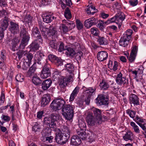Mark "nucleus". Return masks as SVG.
Here are the masks:
<instances>
[{
    "label": "nucleus",
    "instance_id": "obj_8",
    "mask_svg": "<svg viewBox=\"0 0 146 146\" xmlns=\"http://www.w3.org/2000/svg\"><path fill=\"white\" fill-rule=\"evenodd\" d=\"M50 66L49 64L44 65L42 67L40 74L41 77L44 79L50 76Z\"/></svg>",
    "mask_w": 146,
    "mask_h": 146
},
{
    "label": "nucleus",
    "instance_id": "obj_56",
    "mask_svg": "<svg viewBox=\"0 0 146 146\" xmlns=\"http://www.w3.org/2000/svg\"><path fill=\"white\" fill-rule=\"evenodd\" d=\"M67 26L66 25V23L65 24H62L61 26V29L62 31L64 33H66L68 31V27H67Z\"/></svg>",
    "mask_w": 146,
    "mask_h": 146
},
{
    "label": "nucleus",
    "instance_id": "obj_39",
    "mask_svg": "<svg viewBox=\"0 0 146 146\" xmlns=\"http://www.w3.org/2000/svg\"><path fill=\"white\" fill-rule=\"evenodd\" d=\"M28 53L27 51L19 50L17 52V54L18 56L19 60H20L22 57H23L24 58H25L26 55Z\"/></svg>",
    "mask_w": 146,
    "mask_h": 146
},
{
    "label": "nucleus",
    "instance_id": "obj_44",
    "mask_svg": "<svg viewBox=\"0 0 146 146\" xmlns=\"http://www.w3.org/2000/svg\"><path fill=\"white\" fill-rule=\"evenodd\" d=\"M130 124L132 127L133 129L135 132L137 133H140V131L138 126L134 122L131 121L130 123Z\"/></svg>",
    "mask_w": 146,
    "mask_h": 146
},
{
    "label": "nucleus",
    "instance_id": "obj_50",
    "mask_svg": "<svg viewBox=\"0 0 146 146\" xmlns=\"http://www.w3.org/2000/svg\"><path fill=\"white\" fill-rule=\"evenodd\" d=\"M98 42L100 45L107 44L106 39L103 37H99L98 40Z\"/></svg>",
    "mask_w": 146,
    "mask_h": 146
},
{
    "label": "nucleus",
    "instance_id": "obj_11",
    "mask_svg": "<svg viewBox=\"0 0 146 146\" xmlns=\"http://www.w3.org/2000/svg\"><path fill=\"white\" fill-rule=\"evenodd\" d=\"M31 35L32 37L36 38L39 42L43 41L42 37L38 28L36 27H34L32 30Z\"/></svg>",
    "mask_w": 146,
    "mask_h": 146
},
{
    "label": "nucleus",
    "instance_id": "obj_60",
    "mask_svg": "<svg viewBox=\"0 0 146 146\" xmlns=\"http://www.w3.org/2000/svg\"><path fill=\"white\" fill-rule=\"evenodd\" d=\"M24 76L23 75L17 74L16 77V80L18 82H22L24 80Z\"/></svg>",
    "mask_w": 146,
    "mask_h": 146
},
{
    "label": "nucleus",
    "instance_id": "obj_64",
    "mask_svg": "<svg viewBox=\"0 0 146 146\" xmlns=\"http://www.w3.org/2000/svg\"><path fill=\"white\" fill-rule=\"evenodd\" d=\"M138 125L143 130L145 131V135L146 137V123H138Z\"/></svg>",
    "mask_w": 146,
    "mask_h": 146
},
{
    "label": "nucleus",
    "instance_id": "obj_30",
    "mask_svg": "<svg viewBox=\"0 0 146 146\" xmlns=\"http://www.w3.org/2000/svg\"><path fill=\"white\" fill-rule=\"evenodd\" d=\"M79 90L80 88L79 87L77 86L75 88L70 95L69 99L70 102L74 100L78 93Z\"/></svg>",
    "mask_w": 146,
    "mask_h": 146
},
{
    "label": "nucleus",
    "instance_id": "obj_51",
    "mask_svg": "<svg viewBox=\"0 0 146 146\" xmlns=\"http://www.w3.org/2000/svg\"><path fill=\"white\" fill-rule=\"evenodd\" d=\"M33 131L35 132L39 131L40 129V125L39 124L36 123L32 127Z\"/></svg>",
    "mask_w": 146,
    "mask_h": 146
},
{
    "label": "nucleus",
    "instance_id": "obj_40",
    "mask_svg": "<svg viewBox=\"0 0 146 146\" xmlns=\"http://www.w3.org/2000/svg\"><path fill=\"white\" fill-rule=\"evenodd\" d=\"M60 116L58 114L53 113L51 114L49 118L52 120H54L57 123L58 121L60 119Z\"/></svg>",
    "mask_w": 146,
    "mask_h": 146
},
{
    "label": "nucleus",
    "instance_id": "obj_37",
    "mask_svg": "<svg viewBox=\"0 0 146 146\" xmlns=\"http://www.w3.org/2000/svg\"><path fill=\"white\" fill-rule=\"evenodd\" d=\"M51 130L48 127L44 129L42 131L41 133L43 137L49 136L50 134Z\"/></svg>",
    "mask_w": 146,
    "mask_h": 146
},
{
    "label": "nucleus",
    "instance_id": "obj_53",
    "mask_svg": "<svg viewBox=\"0 0 146 146\" xmlns=\"http://www.w3.org/2000/svg\"><path fill=\"white\" fill-rule=\"evenodd\" d=\"M5 51H2L0 53V62H4V61L5 60L6 57L5 55Z\"/></svg>",
    "mask_w": 146,
    "mask_h": 146
},
{
    "label": "nucleus",
    "instance_id": "obj_33",
    "mask_svg": "<svg viewBox=\"0 0 146 146\" xmlns=\"http://www.w3.org/2000/svg\"><path fill=\"white\" fill-rule=\"evenodd\" d=\"M98 11L97 9H96L94 6H91L88 8L86 11L88 15H93Z\"/></svg>",
    "mask_w": 146,
    "mask_h": 146
},
{
    "label": "nucleus",
    "instance_id": "obj_61",
    "mask_svg": "<svg viewBox=\"0 0 146 146\" xmlns=\"http://www.w3.org/2000/svg\"><path fill=\"white\" fill-rule=\"evenodd\" d=\"M138 51V47L136 46H135L131 48V54L137 55Z\"/></svg>",
    "mask_w": 146,
    "mask_h": 146
},
{
    "label": "nucleus",
    "instance_id": "obj_36",
    "mask_svg": "<svg viewBox=\"0 0 146 146\" xmlns=\"http://www.w3.org/2000/svg\"><path fill=\"white\" fill-rule=\"evenodd\" d=\"M65 68L67 70L69 73H72V72L74 71V65L72 63H67L65 65Z\"/></svg>",
    "mask_w": 146,
    "mask_h": 146
},
{
    "label": "nucleus",
    "instance_id": "obj_41",
    "mask_svg": "<svg viewBox=\"0 0 146 146\" xmlns=\"http://www.w3.org/2000/svg\"><path fill=\"white\" fill-rule=\"evenodd\" d=\"M63 22L64 23H66L68 28L70 29H73L75 26V25L72 21L68 20L67 21L66 20H64L63 21Z\"/></svg>",
    "mask_w": 146,
    "mask_h": 146
},
{
    "label": "nucleus",
    "instance_id": "obj_58",
    "mask_svg": "<svg viewBox=\"0 0 146 146\" xmlns=\"http://www.w3.org/2000/svg\"><path fill=\"white\" fill-rule=\"evenodd\" d=\"M48 58L49 60L51 62H54L58 57L54 55L49 54L48 56Z\"/></svg>",
    "mask_w": 146,
    "mask_h": 146
},
{
    "label": "nucleus",
    "instance_id": "obj_12",
    "mask_svg": "<svg viewBox=\"0 0 146 146\" xmlns=\"http://www.w3.org/2000/svg\"><path fill=\"white\" fill-rule=\"evenodd\" d=\"M10 23V25L9 26V29L11 33L14 35L19 33V28L18 24L12 21H11Z\"/></svg>",
    "mask_w": 146,
    "mask_h": 146
},
{
    "label": "nucleus",
    "instance_id": "obj_14",
    "mask_svg": "<svg viewBox=\"0 0 146 146\" xmlns=\"http://www.w3.org/2000/svg\"><path fill=\"white\" fill-rule=\"evenodd\" d=\"M116 81L117 83L120 85H124L128 83V80L125 78L122 77V74L121 72L117 74Z\"/></svg>",
    "mask_w": 146,
    "mask_h": 146
},
{
    "label": "nucleus",
    "instance_id": "obj_20",
    "mask_svg": "<svg viewBox=\"0 0 146 146\" xmlns=\"http://www.w3.org/2000/svg\"><path fill=\"white\" fill-rule=\"evenodd\" d=\"M108 57V54L104 51L99 52L98 53L97 58L98 60L101 62L106 60Z\"/></svg>",
    "mask_w": 146,
    "mask_h": 146
},
{
    "label": "nucleus",
    "instance_id": "obj_13",
    "mask_svg": "<svg viewBox=\"0 0 146 146\" xmlns=\"http://www.w3.org/2000/svg\"><path fill=\"white\" fill-rule=\"evenodd\" d=\"M44 122L45 124L49 125L50 127L52 128L53 130H56L57 127V122L54 120H52L49 117H48L44 118Z\"/></svg>",
    "mask_w": 146,
    "mask_h": 146
},
{
    "label": "nucleus",
    "instance_id": "obj_28",
    "mask_svg": "<svg viewBox=\"0 0 146 146\" xmlns=\"http://www.w3.org/2000/svg\"><path fill=\"white\" fill-rule=\"evenodd\" d=\"M19 42V40L18 37H15L14 38L12 41V47L11 49L13 51H14L15 50H17V48L16 46L18 45V43Z\"/></svg>",
    "mask_w": 146,
    "mask_h": 146
},
{
    "label": "nucleus",
    "instance_id": "obj_16",
    "mask_svg": "<svg viewBox=\"0 0 146 146\" xmlns=\"http://www.w3.org/2000/svg\"><path fill=\"white\" fill-rule=\"evenodd\" d=\"M97 20L94 17H92L86 20L84 23V25L87 28H89L92 26L96 24Z\"/></svg>",
    "mask_w": 146,
    "mask_h": 146
},
{
    "label": "nucleus",
    "instance_id": "obj_6",
    "mask_svg": "<svg viewBox=\"0 0 146 146\" xmlns=\"http://www.w3.org/2000/svg\"><path fill=\"white\" fill-rule=\"evenodd\" d=\"M86 121L88 124L90 126H92L96 124L99 125L102 122L98 120L93 116L92 113H89L86 117Z\"/></svg>",
    "mask_w": 146,
    "mask_h": 146
},
{
    "label": "nucleus",
    "instance_id": "obj_57",
    "mask_svg": "<svg viewBox=\"0 0 146 146\" xmlns=\"http://www.w3.org/2000/svg\"><path fill=\"white\" fill-rule=\"evenodd\" d=\"M91 31L92 34L95 36H97L99 34V31L96 28H92L91 29Z\"/></svg>",
    "mask_w": 146,
    "mask_h": 146
},
{
    "label": "nucleus",
    "instance_id": "obj_25",
    "mask_svg": "<svg viewBox=\"0 0 146 146\" xmlns=\"http://www.w3.org/2000/svg\"><path fill=\"white\" fill-rule=\"evenodd\" d=\"M81 143V141L79 137L76 135H73L71 139V143L74 145H79Z\"/></svg>",
    "mask_w": 146,
    "mask_h": 146
},
{
    "label": "nucleus",
    "instance_id": "obj_45",
    "mask_svg": "<svg viewBox=\"0 0 146 146\" xmlns=\"http://www.w3.org/2000/svg\"><path fill=\"white\" fill-rule=\"evenodd\" d=\"M99 23L98 24L97 27L99 28L101 30H103L104 28L105 27L106 25H107L106 21L104 22L101 20H100Z\"/></svg>",
    "mask_w": 146,
    "mask_h": 146
},
{
    "label": "nucleus",
    "instance_id": "obj_24",
    "mask_svg": "<svg viewBox=\"0 0 146 146\" xmlns=\"http://www.w3.org/2000/svg\"><path fill=\"white\" fill-rule=\"evenodd\" d=\"M9 21L8 18L5 16L4 19L1 23L0 30L4 31L8 27V22Z\"/></svg>",
    "mask_w": 146,
    "mask_h": 146
},
{
    "label": "nucleus",
    "instance_id": "obj_47",
    "mask_svg": "<svg viewBox=\"0 0 146 146\" xmlns=\"http://www.w3.org/2000/svg\"><path fill=\"white\" fill-rule=\"evenodd\" d=\"M64 15L65 17L67 19H69L71 18L72 17L71 15L69 8L67 7L66 9L64 12Z\"/></svg>",
    "mask_w": 146,
    "mask_h": 146
},
{
    "label": "nucleus",
    "instance_id": "obj_43",
    "mask_svg": "<svg viewBox=\"0 0 146 146\" xmlns=\"http://www.w3.org/2000/svg\"><path fill=\"white\" fill-rule=\"evenodd\" d=\"M78 125L80 130H86V125L85 122L82 120L79 121Z\"/></svg>",
    "mask_w": 146,
    "mask_h": 146
},
{
    "label": "nucleus",
    "instance_id": "obj_49",
    "mask_svg": "<svg viewBox=\"0 0 146 146\" xmlns=\"http://www.w3.org/2000/svg\"><path fill=\"white\" fill-rule=\"evenodd\" d=\"M126 113L129 115L133 119L135 117L136 113V111H134L128 109L126 110Z\"/></svg>",
    "mask_w": 146,
    "mask_h": 146
},
{
    "label": "nucleus",
    "instance_id": "obj_34",
    "mask_svg": "<svg viewBox=\"0 0 146 146\" xmlns=\"http://www.w3.org/2000/svg\"><path fill=\"white\" fill-rule=\"evenodd\" d=\"M99 86L100 88L103 90L107 89L109 87L108 83L104 79L102 80V81L100 83Z\"/></svg>",
    "mask_w": 146,
    "mask_h": 146
},
{
    "label": "nucleus",
    "instance_id": "obj_46",
    "mask_svg": "<svg viewBox=\"0 0 146 146\" xmlns=\"http://www.w3.org/2000/svg\"><path fill=\"white\" fill-rule=\"evenodd\" d=\"M77 133L80 139L81 138L83 140H84L86 139V133L83 130L77 131Z\"/></svg>",
    "mask_w": 146,
    "mask_h": 146
},
{
    "label": "nucleus",
    "instance_id": "obj_15",
    "mask_svg": "<svg viewBox=\"0 0 146 146\" xmlns=\"http://www.w3.org/2000/svg\"><path fill=\"white\" fill-rule=\"evenodd\" d=\"M75 44H74V45H76L75 48L73 47V48L70 47H68L66 49V51L65 52V54L68 56L72 57L76 54L75 49H77V48H78L80 45L78 43H75Z\"/></svg>",
    "mask_w": 146,
    "mask_h": 146
},
{
    "label": "nucleus",
    "instance_id": "obj_17",
    "mask_svg": "<svg viewBox=\"0 0 146 146\" xmlns=\"http://www.w3.org/2000/svg\"><path fill=\"white\" fill-rule=\"evenodd\" d=\"M90 113H92L93 114V113L94 116L102 122V112L100 110L93 108L91 109V112Z\"/></svg>",
    "mask_w": 146,
    "mask_h": 146
},
{
    "label": "nucleus",
    "instance_id": "obj_7",
    "mask_svg": "<svg viewBox=\"0 0 146 146\" xmlns=\"http://www.w3.org/2000/svg\"><path fill=\"white\" fill-rule=\"evenodd\" d=\"M34 59L36 63L42 66L44 64V65L48 64L47 60L44 58V54L42 53L39 52H37L35 55Z\"/></svg>",
    "mask_w": 146,
    "mask_h": 146
},
{
    "label": "nucleus",
    "instance_id": "obj_32",
    "mask_svg": "<svg viewBox=\"0 0 146 146\" xmlns=\"http://www.w3.org/2000/svg\"><path fill=\"white\" fill-rule=\"evenodd\" d=\"M133 33L132 30L130 29H127L126 32H125L123 35V36L125 38L127 39L128 40H131L132 38V34Z\"/></svg>",
    "mask_w": 146,
    "mask_h": 146
},
{
    "label": "nucleus",
    "instance_id": "obj_35",
    "mask_svg": "<svg viewBox=\"0 0 146 146\" xmlns=\"http://www.w3.org/2000/svg\"><path fill=\"white\" fill-rule=\"evenodd\" d=\"M55 40L51 39V40L50 42V46L52 48L54 49H56L59 44V42Z\"/></svg>",
    "mask_w": 146,
    "mask_h": 146
},
{
    "label": "nucleus",
    "instance_id": "obj_54",
    "mask_svg": "<svg viewBox=\"0 0 146 146\" xmlns=\"http://www.w3.org/2000/svg\"><path fill=\"white\" fill-rule=\"evenodd\" d=\"M33 57V56L32 54L31 53H28L26 55L25 59H27L28 61L27 62L31 63V60Z\"/></svg>",
    "mask_w": 146,
    "mask_h": 146
},
{
    "label": "nucleus",
    "instance_id": "obj_62",
    "mask_svg": "<svg viewBox=\"0 0 146 146\" xmlns=\"http://www.w3.org/2000/svg\"><path fill=\"white\" fill-rule=\"evenodd\" d=\"M136 56V55L130 53L129 56L128 57V59L129 60V61L130 62H134Z\"/></svg>",
    "mask_w": 146,
    "mask_h": 146
},
{
    "label": "nucleus",
    "instance_id": "obj_31",
    "mask_svg": "<svg viewBox=\"0 0 146 146\" xmlns=\"http://www.w3.org/2000/svg\"><path fill=\"white\" fill-rule=\"evenodd\" d=\"M123 138L126 141L130 140L132 141L133 139V133L130 131L127 132L125 135L123 136Z\"/></svg>",
    "mask_w": 146,
    "mask_h": 146
},
{
    "label": "nucleus",
    "instance_id": "obj_3",
    "mask_svg": "<svg viewBox=\"0 0 146 146\" xmlns=\"http://www.w3.org/2000/svg\"><path fill=\"white\" fill-rule=\"evenodd\" d=\"M74 108V106L69 104L66 105L63 107L62 109V114L66 119L70 120L72 118Z\"/></svg>",
    "mask_w": 146,
    "mask_h": 146
},
{
    "label": "nucleus",
    "instance_id": "obj_42",
    "mask_svg": "<svg viewBox=\"0 0 146 146\" xmlns=\"http://www.w3.org/2000/svg\"><path fill=\"white\" fill-rule=\"evenodd\" d=\"M96 91V88H92V87L88 88V89L86 90L88 96H90V97L94 95L95 94Z\"/></svg>",
    "mask_w": 146,
    "mask_h": 146
},
{
    "label": "nucleus",
    "instance_id": "obj_29",
    "mask_svg": "<svg viewBox=\"0 0 146 146\" xmlns=\"http://www.w3.org/2000/svg\"><path fill=\"white\" fill-rule=\"evenodd\" d=\"M130 40L125 38L123 36L121 37L119 42V44L120 46L123 47L127 46L129 44Z\"/></svg>",
    "mask_w": 146,
    "mask_h": 146
},
{
    "label": "nucleus",
    "instance_id": "obj_21",
    "mask_svg": "<svg viewBox=\"0 0 146 146\" xmlns=\"http://www.w3.org/2000/svg\"><path fill=\"white\" fill-rule=\"evenodd\" d=\"M52 81L50 79L45 80L42 84V88L44 90H46L51 86Z\"/></svg>",
    "mask_w": 146,
    "mask_h": 146
},
{
    "label": "nucleus",
    "instance_id": "obj_55",
    "mask_svg": "<svg viewBox=\"0 0 146 146\" xmlns=\"http://www.w3.org/2000/svg\"><path fill=\"white\" fill-rule=\"evenodd\" d=\"M56 65L57 66H61L63 65V61L60 58L58 57L54 62Z\"/></svg>",
    "mask_w": 146,
    "mask_h": 146
},
{
    "label": "nucleus",
    "instance_id": "obj_48",
    "mask_svg": "<svg viewBox=\"0 0 146 146\" xmlns=\"http://www.w3.org/2000/svg\"><path fill=\"white\" fill-rule=\"evenodd\" d=\"M31 63L27 61L21 62L22 68L23 70H27L30 66Z\"/></svg>",
    "mask_w": 146,
    "mask_h": 146
},
{
    "label": "nucleus",
    "instance_id": "obj_59",
    "mask_svg": "<svg viewBox=\"0 0 146 146\" xmlns=\"http://www.w3.org/2000/svg\"><path fill=\"white\" fill-rule=\"evenodd\" d=\"M76 26L78 29L80 30L83 28V24L80 22L79 20H76Z\"/></svg>",
    "mask_w": 146,
    "mask_h": 146
},
{
    "label": "nucleus",
    "instance_id": "obj_52",
    "mask_svg": "<svg viewBox=\"0 0 146 146\" xmlns=\"http://www.w3.org/2000/svg\"><path fill=\"white\" fill-rule=\"evenodd\" d=\"M133 120L138 125V123H142L143 122V119L137 115L136 116L135 118L133 119Z\"/></svg>",
    "mask_w": 146,
    "mask_h": 146
},
{
    "label": "nucleus",
    "instance_id": "obj_2",
    "mask_svg": "<svg viewBox=\"0 0 146 146\" xmlns=\"http://www.w3.org/2000/svg\"><path fill=\"white\" fill-rule=\"evenodd\" d=\"M20 36L22 39L19 47L21 49H23L28 44L30 38V35L28 31L24 26L21 29Z\"/></svg>",
    "mask_w": 146,
    "mask_h": 146
},
{
    "label": "nucleus",
    "instance_id": "obj_38",
    "mask_svg": "<svg viewBox=\"0 0 146 146\" xmlns=\"http://www.w3.org/2000/svg\"><path fill=\"white\" fill-rule=\"evenodd\" d=\"M32 81L33 83L36 85H39L42 83V81L40 78L36 76H33Z\"/></svg>",
    "mask_w": 146,
    "mask_h": 146
},
{
    "label": "nucleus",
    "instance_id": "obj_10",
    "mask_svg": "<svg viewBox=\"0 0 146 146\" xmlns=\"http://www.w3.org/2000/svg\"><path fill=\"white\" fill-rule=\"evenodd\" d=\"M69 137L58 133L55 137V139L57 143L60 145H63L66 143L68 141Z\"/></svg>",
    "mask_w": 146,
    "mask_h": 146
},
{
    "label": "nucleus",
    "instance_id": "obj_22",
    "mask_svg": "<svg viewBox=\"0 0 146 146\" xmlns=\"http://www.w3.org/2000/svg\"><path fill=\"white\" fill-rule=\"evenodd\" d=\"M130 103L133 104L134 105H137L139 104L138 98L136 95L135 94H131L129 96Z\"/></svg>",
    "mask_w": 146,
    "mask_h": 146
},
{
    "label": "nucleus",
    "instance_id": "obj_18",
    "mask_svg": "<svg viewBox=\"0 0 146 146\" xmlns=\"http://www.w3.org/2000/svg\"><path fill=\"white\" fill-rule=\"evenodd\" d=\"M50 95L46 94L43 95L42 97L41 101V106L44 107L48 104L50 100Z\"/></svg>",
    "mask_w": 146,
    "mask_h": 146
},
{
    "label": "nucleus",
    "instance_id": "obj_4",
    "mask_svg": "<svg viewBox=\"0 0 146 146\" xmlns=\"http://www.w3.org/2000/svg\"><path fill=\"white\" fill-rule=\"evenodd\" d=\"M66 102L63 99H56L53 100L50 104V107L55 110H59L63 107Z\"/></svg>",
    "mask_w": 146,
    "mask_h": 146
},
{
    "label": "nucleus",
    "instance_id": "obj_5",
    "mask_svg": "<svg viewBox=\"0 0 146 146\" xmlns=\"http://www.w3.org/2000/svg\"><path fill=\"white\" fill-rule=\"evenodd\" d=\"M72 75L64 78L62 77L60 80L59 84V87L61 88V91L64 92L66 91V87L68 82H70L72 80Z\"/></svg>",
    "mask_w": 146,
    "mask_h": 146
},
{
    "label": "nucleus",
    "instance_id": "obj_63",
    "mask_svg": "<svg viewBox=\"0 0 146 146\" xmlns=\"http://www.w3.org/2000/svg\"><path fill=\"white\" fill-rule=\"evenodd\" d=\"M106 22L108 24L113 22H115L117 23V22L116 21V18L115 17V15L112 18L109 19Z\"/></svg>",
    "mask_w": 146,
    "mask_h": 146
},
{
    "label": "nucleus",
    "instance_id": "obj_9",
    "mask_svg": "<svg viewBox=\"0 0 146 146\" xmlns=\"http://www.w3.org/2000/svg\"><path fill=\"white\" fill-rule=\"evenodd\" d=\"M108 98L107 96L103 94L98 95L96 99L95 102L98 106L106 105L108 104Z\"/></svg>",
    "mask_w": 146,
    "mask_h": 146
},
{
    "label": "nucleus",
    "instance_id": "obj_26",
    "mask_svg": "<svg viewBox=\"0 0 146 146\" xmlns=\"http://www.w3.org/2000/svg\"><path fill=\"white\" fill-rule=\"evenodd\" d=\"M61 133L68 136L70 137V134L71 133L70 129L67 126L63 125L61 126Z\"/></svg>",
    "mask_w": 146,
    "mask_h": 146
},
{
    "label": "nucleus",
    "instance_id": "obj_23",
    "mask_svg": "<svg viewBox=\"0 0 146 146\" xmlns=\"http://www.w3.org/2000/svg\"><path fill=\"white\" fill-rule=\"evenodd\" d=\"M42 17L43 21L46 23H51L53 20L56 19V17L50 14H45Z\"/></svg>",
    "mask_w": 146,
    "mask_h": 146
},
{
    "label": "nucleus",
    "instance_id": "obj_1",
    "mask_svg": "<svg viewBox=\"0 0 146 146\" xmlns=\"http://www.w3.org/2000/svg\"><path fill=\"white\" fill-rule=\"evenodd\" d=\"M40 29L42 35L44 38H47V35H48L50 39L55 40L57 38V31L54 28L49 30V32L48 33L47 29H48L44 26L43 25H41L40 26Z\"/></svg>",
    "mask_w": 146,
    "mask_h": 146
},
{
    "label": "nucleus",
    "instance_id": "obj_27",
    "mask_svg": "<svg viewBox=\"0 0 146 146\" xmlns=\"http://www.w3.org/2000/svg\"><path fill=\"white\" fill-rule=\"evenodd\" d=\"M115 17L117 22L119 23H121L125 19V16L123 13L119 12L115 15Z\"/></svg>",
    "mask_w": 146,
    "mask_h": 146
},
{
    "label": "nucleus",
    "instance_id": "obj_19",
    "mask_svg": "<svg viewBox=\"0 0 146 146\" xmlns=\"http://www.w3.org/2000/svg\"><path fill=\"white\" fill-rule=\"evenodd\" d=\"M42 42L43 41L41 42H39L38 40L35 39L30 45L31 50L33 51H36L38 49L39 44H42Z\"/></svg>",
    "mask_w": 146,
    "mask_h": 146
}]
</instances>
